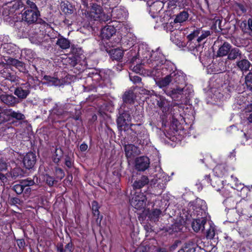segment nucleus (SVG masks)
I'll return each instance as SVG.
<instances>
[{
  "mask_svg": "<svg viewBox=\"0 0 252 252\" xmlns=\"http://www.w3.org/2000/svg\"><path fill=\"white\" fill-rule=\"evenodd\" d=\"M153 56L155 57L158 56V59H156L153 63L152 66L154 65V67L151 70V75L156 77L166 75L165 77L156 81V84L159 88L165 87L170 83L172 84L184 83L185 77L183 73L176 69L173 63L165 59L159 48L157 49L153 53Z\"/></svg>",
  "mask_w": 252,
  "mask_h": 252,
  "instance_id": "f257e3e1",
  "label": "nucleus"
},
{
  "mask_svg": "<svg viewBox=\"0 0 252 252\" xmlns=\"http://www.w3.org/2000/svg\"><path fill=\"white\" fill-rule=\"evenodd\" d=\"M132 131L130 140L136 144L147 145L150 142L149 135L147 129L141 124H129Z\"/></svg>",
  "mask_w": 252,
  "mask_h": 252,
  "instance_id": "f03ea898",
  "label": "nucleus"
},
{
  "mask_svg": "<svg viewBox=\"0 0 252 252\" xmlns=\"http://www.w3.org/2000/svg\"><path fill=\"white\" fill-rule=\"evenodd\" d=\"M155 51H151L148 49L147 47H145L144 49L143 46H140L139 48L138 54V56L140 58L141 63L136 64L133 67L132 70L138 73H140L142 71V64L149 65L150 67L154 68V65L152 66L153 63L156 59H158V56L155 57L153 56V53Z\"/></svg>",
  "mask_w": 252,
  "mask_h": 252,
  "instance_id": "7ed1b4c3",
  "label": "nucleus"
},
{
  "mask_svg": "<svg viewBox=\"0 0 252 252\" xmlns=\"http://www.w3.org/2000/svg\"><path fill=\"white\" fill-rule=\"evenodd\" d=\"M207 210L205 201L200 198H197L195 201L189 203L187 210L188 214L186 216L187 219H189V216L190 217L195 216L207 217Z\"/></svg>",
  "mask_w": 252,
  "mask_h": 252,
  "instance_id": "20e7f679",
  "label": "nucleus"
},
{
  "mask_svg": "<svg viewBox=\"0 0 252 252\" xmlns=\"http://www.w3.org/2000/svg\"><path fill=\"white\" fill-rule=\"evenodd\" d=\"M121 29V32L126 30L124 24L117 21H112L109 23V25L105 26L101 30V35L103 39H109L116 32L117 30Z\"/></svg>",
  "mask_w": 252,
  "mask_h": 252,
  "instance_id": "39448f33",
  "label": "nucleus"
},
{
  "mask_svg": "<svg viewBox=\"0 0 252 252\" xmlns=\"http://www.w3.org/2000/svg\"><path fill=\"white\" fill-rule=\"evenodd\" d=\"M165 93L170 96L175 100H178L180 98L184 95L186 97H189L193 93V90L191 86H186L184 88L177 86L172 90H164Z\"/></svg>",
  "mask_w": 252,
  "mask_h": 252,
  "instance_id": "423d86ee",
  "label": "nucleus"
},
{
  "mask_svg": "<svg viewBox=\"0 0 252 252\" xmlns=\"http://www.w3.org/2000/svg\"><path fill=\"white\" fill-rule=\"evenodd\" d=\"M87 14L91 20L107 22L110 20V16L105 14L102 7L96 4H93L90 12H88Z\"/></svg>",
  "mask_w": 252,
  "mask_h": 252,
  "instance_id": "0eeeda50",
  "label": "nucleus"
},
{
  "mask_svg": "<svg viewBox=\"0 0 252 252\" xmlns=\"http://www.w3.org/2000/svg\"><path fill=\"white\" fill-rule=\"evenodd\" d=\"M164 6V3L161 1H156L154 2L150 7V13L151 16L153 18L160 19V21L162 23H166L169 19V16L168 14L164 13V16L162 18L161 15H159L162 12V9Z\"/></svg>",
  "mask_w": 252,
  "mask_h": 252,
  "instance_id": "6e6552de",
  "label": "nucleus"
},
{
  "mask_svg": "<svg viewBox=\"0 0 252 252\" xmlns=\"http://www.w3.org/2000/svg\"><path fill=\"white\" fill-rule=\"evenodd\" d=\"M147 198L144 193L141 191L135 192L130 200L131 205L139 210L144 209L146 204Z\"/></svg>",
  "mask_w": 252,
  "mask_h": 252,
  "instance_id": "1a4fd4ad",
  "label": "nucleus"
},
{
  "mask_svg": "<svg viewBox=\"0 0 252 252\" xmlns=\"http://www.w3.org/2000/svg\"><path fill=\"white\" fill-rule=\"evenodd\" d=\"M110 8L112 9L111 11V17L113 19H116L119 20L118 22H120L122 24H123L121 21L125 19L127 16V11L124 7H114L113 5L111 3L109 4Z\"/></svg>",
  "mask_w": 252,
  "mask_h": 252,
  "instance_id": "9d476101",
  "label": "nucleus"
},
{
  "mask_svg": "<svg viewBox=\"0 0 252 252\" xmlns=\"http://www.w3.org/2000/svg\"><path fill=\"white\" fill-rule=\"evenodd\" d=\"M39 15L37 10L27 9L22 15V19L28 24L33 23L37 21Z\"/></svg>",
  "mask_w": 252,
  "mask_h": 252,
  "instance_id": "9b49d317",
  "label": "nucleus"
},
{
  "mask_svg": "<svg viewBox=\"0 0 252 252\" xmlns=\"http://www.w3.org/2000/svg\"><path fill=\"white\" fill-rule=\"evenodd\" d=\"M167 182V176L163 172H160L158 174L156 175V177L152 182L154 185L157 184V187L159 189V193L162 192L163 189L165 188L166 184Z\"/></svg>",
  "mask_w": 252,
  "mask_h": 252,
  "instance_id": "f8f14e48",
  "label": "nucleus"
},
{
  "mask_svg": "<svg viewBox=\"0 0 252 252\" xmlns=\"http://www.w3.org/2000/svg\"><path fill=\"white\" fill-rule=\"evenodd\" d=\"M30 83L31 81L29 80L28 83L23 84L20 87L16 88L14 92L15 94L20 98H26L30 93V89L31 88Z\"/></svg>",
  "mask_w": 252,
  "mask_h": 252,
  "instance_id": "ddd939ff",
  "label": "nucleus"
},
{
  "mask_svg": "<svg viewBox=\"0 0 252 252\" xmlns=\"http://www.w3.org/2000/svg\"><path fill=\"white\" fill-rule=\"evenodd\" d=\"M210 31H203L201 29H197L190 33L188 37L189 39L192 40L194 37L197 36V41L198 43L200 42L210 35Z\"/></svg>",
  "mask_w": 252,
  "mask_h": 252,
  "instance_id": "4468645a",
  "label": "nucleus"
},
{
  "mask_svg": "<svg viewBox=\"0 0 252 252\" xmlns=\"http://www.w3.org/2000/svg\"><path fill=\"white\" fill-rule=\"evenodd\" d=\"M198 218L194 219L192 222V227L195 232H198L200 230L203 231L204 225L206 223V217L198 216Z\"/></svg>",
  "mask_w": 252,
  "mask_h": 252,
  "instance_id": "2eb2a0df",
  "label": "nucleus"
},
{
  "mask_svg": "<svg viewBox=\"0 0 252 252\" xmlns=\"http://www.w3.org/2000/svg\"><path fill=\"white\" fill-rule=\"evenodd\" d=\"M36 156L32 152L28 153L24 157L23 162L27 169L32 168L35 163Z\"/></svg>",
  "mask_w": 252,
  "mask_h": 252,
  "instance_id": "dca6fc26",
  "label": "nucleus"
},
{
  "mask_svg": "<svg viewBox=\"0 0 252 252\" xmlns=\"http://www.w3.org/2000/svg\"><path fill=\"white\" fill-rule=\"evenodd\" d=\"M149 164V159L147 157H139L135 161V168L139 171H144L148 168Z\"/></svg>",
  "mask_w": 252,
  "mask_h": 252,
  "instance_id": "f3484780",
  "label": "nucleus"
},
{
  "mask_svg": "<svg viewBox=\"0 0 252 252\" xmlns=\"http://www.w3.org/2000/svg\"><path fill=\"white\" fill-rule=\"evenodd\" d=\"M44 27L45 29V35L44 37V39L42 41H40V44H42L44 42H48L51 39H54L57 37V32H55L52 27H51L48 24H45Z\"/></svg>",
  "mask_w": 252,
  "mask_h": 252,
  "instance_id": "a211bd4d",
  "label": "nucleus"
},
{
  "mask_svg": "<svg viewBox=\"0 0 252 252\" xmlns=\"http://www.w3.org/2000/svg\"><path fill=\"white\" fill-rule=\"evenodd\" d=\"M131 33H127L126 36H124L121 39V48L125 51L134 45L135 39L131 37Z\"/></svg>",
  "mask_w": 252,
  "mask_h": 252,
  "instance_id": "6ab92c4d",
  "label": "nucleus"
},
{
  "mask_svg": "<svg viewBox=\"0 0 252 252\" xmlns=\"http://www.w3.org/2000/svg\"><path fill=\"white\" fill-rule=\"evenodd\" d=\"M164 5H166V6L169 10L174 9L178 6H184L188 4L186 0H165V2H163Z\"/></svg>",
  "mask_w": 252,
  "mask_h": 252,
  "instance_id": "aec40b11",
  "label": "nucleus"
},
{
  "mask_svg": "<svg viewBox=\"0 0 252 252\" xmlns=\"http://www.w3.org/2000/svg\"><path fill=\"white\" fill-rule=\"evenodd\" d=\"M214 180L217 186L213 183V187L217 191L220 192L223 196L228 197L227 196L229 195V192L222 187V181L218 178H215Z\"/></svg>",
  "mask_w": 252,
  "mask_h": 252,
  "instance_id": "412c9836",
  "label": "nucleus"
},
{
  "mask_svg": "<svg viewBox=\"0 0 252 252\" xmlns=\"http://www.w3.org/2000/svg\"><path fill=\"white\" fill-rule=\"evenodd\" d=\"M125 154L127 158H130L140 154V150L137 147L133 144H127L125 147Z\"/></svg>",
  "mask_w": 252,
  "mask_h": 252,
  "instance_id": "4be33fe9",
  "label": "nucleus"
},
{
  "mask_svg": "<svg viewBox=\"0 0 252 252\" xmlns=\"http://www.w3.org/2000/svg\"><path fill=\"white\" fill-rule=\"evenodd\" d=\"M158 97L157 104L164 113H166L169 110L170 107V102L168 101L164 97L161 95H158Z\"/></svg>",
  "mask_w": 252,
  "mask_h": 252,
  "instance_id": "5701e85b",
  "label": "nucleus"
},
{
  "mask_svg": "<svg viewBox=\"0 0 252 252\" xmlns=\"http://www.w3.org/2000/svg\"><path fill=\"white\" fill-rule=\"evenodd\" d=\"M131 120L130 115L128 113L125 112L120 115L117 119V122L118 126L122 127L125 126H128L129 122L131 121Z\"/></svg>",
  "mask_w": 252,
  "mask_h": 252,
  "instance_id": "b1692460",
  "label": "nucleus"
},
{
  "mask_svg": "<svg viewBox=\"0 0 252 252\" xmlns=\"http://www.w3.org/2000/svg\"><path fill=\"white\" fill-rule=\"evenodd\" d=\"M197 245L192 240L185 242L178 252H195Z\"/></svg>",
  "mask_w": 252,
  "mask_h": 252,
  "instance_id": "393cba45",
  "label": "nucleus"
},
{
  "mask_svg": "<svg viewBox=\"0 0 252 252\" xmlns=\"http://www.w3.org/2000/svg\"><path fill=\"white\" fill-rule=\"evenodd\" d=\"M231 179L235 183V189L239 190L241 189V194L240 195L242 197H244L245 194H246L247 195L248 193L250 191L249 188L248 187H244L243 185L241 183H239L238 179L236 177H234L233 176H231Z\"/></svg>",
  "mask_w": 252,
  "mask_h": 252,
  "instance_id": "a878e982",
  "label": "nucleus"
},
{
  "mask_svg": "<svg viewBox=\"0 0 252 252\" xmlns=\"http://www.w3.org/2000/svg\"><path fill=\"white\" fill-rule=\"evenodd\" d=\"M6 175L7 177H10L12 179H16L23 177L24 175V172L20 167L16 166L13 168L10 172L6 173Z\"/></svg>",
  "mask_w": 252,
  "mask_h": 252,
  "instance_id": "bb28decb",
  "label": "nucleus"
},
{
  "mask_svg": "<svg viewBox=\"0 0 252 252\" xmlns=\"http://www.w3.org/2000/svg\"><path fill=\"white\" fill-rule=\"evenodd\" d=\"M10 71V68L5 67L0 71V76L11 82H16L17 80V77Z\"/></svg>",
  "mask_w": 252,
  "mask_h": 252,
  "instance_id": "cd10ccee",
  "label": "nucleus"
},
{
  "mask_svg": "<svg viewBox=\"0 0 252 252\" xmlns=\"http://www.w3.org/2000/svg\"><path fill=\"white\" fill-rule=\"evenodd\" d=\"M0 99L4 103L10 106L14 105L16 103L17 100V99L14 96L6 94L0 95Z\"/></svg>",
  "mask_w": 252,
  "mask_h": 252,
  "instance_id": "c85d7f7f",
  "label": "nucleus"
},
{
  "mask_svg": "<svg viewBox=\"0 0 252 252\" xmlns=\"http://www.w3.org/2000/svg\"><path fill=\"white\" fill-rule=\"evenodd\" d=\"M149 182L148 178L146 176H143L139 179L134 181L133 184L134 189H141Z\"/></svg>",
  "mask_w": 252,
  "mask_h": 252,
  "instance_id": "c756f323",
  "label": "nucleus"
},
{
  "mask_svg": "<svg viewBox=\"0 0 252 252\" xmlns=\"http://www.w3.org/2000/svg\"><path fill=\"white\" fill-rule=\"evenodd\" d=\"M63 156V151L61 148L56 147L52 151V158L53 162L58 163Z\"/></svg>",
  "mask_w": 252,
  "mask_h": 252,
  "instance_id": "7c9ffc66",
  "label": "nucleus"
},
{
  "mask_svg": "<svg viewBox=\"0 0 252 252\" xmlns=\"http://www.w3.org/2000/svg\"><path fill=\"white\" fill-rule=\"evenodd\" d=\"M231 45L227 42H224L219 48L218 51V55L219 57H223L227 55L230 52Z\"/></svg>",
  "mask_w": 252,
  "mask_h": 252,
  "instance_id": "2f4dec72",
  "label": "nucleus"
},
{
  "mask_svg": "<svg viewBox=\"0 0 252 252\" xmlns=\"http://www.w3.org/2000/svg\"><path fill=\"white\" fill-rule=\"evenodd\" d=\"M125 50L123 48H117L112 50L111 52V58L113 60L117 61L120 60L122 59L123 56V52Z\"/></svg>",
  "mask_w": 252,
  "mask_h": 252,
  "instance_id": "473e14b6",
  "label": "nucleus"
},
{
  "mask_svg": "<svg viewBox=\"0 0 252 252\" xmlns=\"http://www.w3.org/2000/svg\"><path fill=\"white\" fill-rule=\"evenodd\" d=\"M9 7L11 9V12L13 13L15 12L17 10L23 7V3L20 0H16L10 2L8 3Z\"/></svg>",
  "mask_w": 252,
  "mask_h": 252,
  "instance_id": "72a5a7b5",
  "label": "nucleus"
},
{
  "mask_svg": "<svg viewBox=\"0 0 252 252\" xmlns=\"http://www.w3.org/2000/svg\"><path fill=\"white\" fill-rule=\"evenodd\" d=\"M251 63L248 60L242 59L237 62L238 67L242 71H247L249 69Z\"/></svg>",
  "mask_w": 252,
  "mask_h": 252,
  "instance_id": "f704fd0d",
  "label": "nucleus"
},
{
  "mask_svg": "<svg viewBox=\"0 0 252 252\" xmlns=\"http://www.w3.org/2000/svg\"><path fill=\"white\" fill-rule=\"evenodd\" d=\"M248 203L244 199L241 200L239 202L236 204L235 208L239 215L243 214L244 209H246Z\"/></svg>",
  "mask_w": 252,
  "mask_h": 252,
  "instance_id": "c9c22d12",
  "label": "nucleus"
},
{
  "mask_svg": "<svg viewBox=\"0 0 252 252\" xmlns=\"http://www.w3.org/2000/svg\"><path fill=\"white\" fill-rule=\"evenodd\" d=\"M56 44L62 49H66L69 48L70 42L66 38L62 37L58 39Z\"/></svg>",
  "mask_w": 252,
  "mask_h": 252,
  "instance_id": "e433bc0d",
  "label": "nucleus"
},
{
  "mask_svg": "<svg viewBox=\"0 0 252 252\" xmlns=\"http://www.w3.org/2000/svg\"><path fill=\"white\" fill-rule=\"evenodd\" d=\"M135 95L132 91L126 92L123 95V101L125 103H131L133 102Z\"/></svg>",
  "mask_w": 252,
  "mask_h": 252,
  "instance_id": "4c0bfd02",
  "label": "nucleus"
},
{
  "mask_svg": "<svg viewBox=\"0 0 252 252\" xmlns=\"http://www.w3.org/2000/svg\"><path fill=\"white\" fill-rule=\"evenodd\" d=\"M8 112L10 120L11 118H14L17 120H22L25 118V116L18 111L16 112L11 109H9Z\"/></svg>",
  "mask_w": 252,
  "mask_h": 252,
  "instance_id": "58836bf2",
  "label": "nucleus"
},
{
  "mask_svg": "<svg viewBox=\"0 0 252 252\" xmlns=\"http://www.w3.org/2000/svg\"><path fill=\"white\" fill-rule=\"evenodd\" d=\"M189 17V14L186 11H182L176 16L174 20L175 23H183L186 21Z\"/></svg>",
  "mask_w": 252,
  "mask_h": 252,
  "instance_id": "ea45409f",
  "label": "nucleus"
},
{
  "mask_svg": "<svg viewBox=\"0 0 252 252\" xmlns=\"http://www.w3.org/2000/svg\"><path fill=\"white\" fill-rule=\"evenodd\" d=\"M241 53L239 49L237 48H233L230 50V52L228 55V59L233 60L238 57L241 58Z\"/></svg>",
  "mask_w": 252,
  "mask_h": 252,
  "instance_id": "a19ab883",
  "label": "nucleus"
},
{
  "mask_svg": "<svg viewBox=\"0 0 252 252\" xmlns=\"http://www.w3.org/2000/svg\"><path fill=\"white\" fill-rule=\"evenodd\" d=\"M72 244L68 243L66 244L64 248L63 244H58L57 246L58 252H72Z\"/></svg>",
  "mask_w": 252,
  "mask_h": 252,
  "instance_id": "79ce46f5",
  "label": "nucleus"
},
{
  "mask_svg": "<svg viewBox=\"0 0 252 252\" xmlns=\"http://www.w3.org/2000/svg\"><path fill=\"white\" fill-rule=\"evenodd\" d=\"M188 47L190 50H192L193 52V54L195 55H198L199 53L200 54L203 50V47L200 45H196L195 47L192 44V42L190 41L188 43Z\"/></svg>",
  "mask_w": 252,
  "mask_h": 252,
  "instance_id": "37998d69",
  "label": "nucleus"
},
{
  "mask_svg": "<svg viewBox=\"0 0 252 252\" xmlns=\"http://www.w3.org/2000/svg\"><path fill=\"white\" fill-rule=\"evenodd\" d=\"M10 121L8 109H5L0 113V124Z\"/></svg>",
  "mask_w": 252,
  "mask_h": 252,
  "instance_id": "c03bdc74",
  "label": "nucleus"
},
{
  "mask_svg": "<svg viewBox=\"0 0 252 252\" xmlns=\"http://www.w3.org/2000/svg\"><path fill=\"white\" fill-rule=\"evenodd\" d=\"M0 10L2 11V15L4 17L10 16L13 14L12 12H11V9L9 7L8 3L3 6Z\"/></svg>",
  "mask_w": 252,
  "mask_h": 252,
  "instance_id": "a18cd8bd",
  "label": "nucleus"
},
{
  "mask_svg": "<svg viewBox=\"0 0 252 252\" xmlns=\"http://www.w3.org/2000/svg\"><path fill=\"white\" fill-rule=\"evenodd\" d=\"M223 203L228 209H233L235 206V202L233 199L231 197H227V198L223 201Z\"/></svg>",
  "mask_w": 252,
  "mask_h": 252,
  "instance_id": "49530a36",
  "label": "nucleus"
},
{
  "mask_svg": "<svg viewBox=\"0 0 252 252\" xmlns=\"http://www.w3.org/2000/svg\"><path fill=\"white\" fill-rule=\"evenodd\" d=\"M44 78L48 81L51 85L54 86H58L60 85L61 83L60 80L57 78L52 77L50 76H45Z\"/></svg>",
  "mask_w": 252,
  "mask_h": 252,
  "instance_id": "de8ad7c7",
  "label": "nucleus"
},
{
  "mask_svg": "<svg viewBox=\"0 0 252 252\" xmlns=\"http://www.w3.org/2000/svg\"><path fill=\"white\" fill-rule=\"evenodd\" d=\"M53 113L56 114L59 117H62L64 115L65 112H64L62 106H59L57 104H56L52 110Z\"/></svg>",
  "mask_w": 252,
  "mask_h": 252,
  "instance_id": "09e8293b",
  "label": "nucleus"
},
{
  "mask_svg": "<svg viewBox=\"0 0 252 252\" xmlns=\"http://www.w3.org/2000/svg\"><path fill=\"white\" fill-rule=\"evenodd\" d=\"M92 210L93 214L94 216L97 217V219H99V205L98 203L95 201H94L92 202Z\"/></svg>",
  "mask_w": 252,
  "mask_h": 252,
  "instance_id": "8fccbe9b",
  "label": "nucleus"
},
{
  "mask_svg": "<svg viewBox=\"0 0 252 252\" xmlns=\"http://www.w3.org/2000/svg\"><path fill=\"white\" fill-rule=\"evenodd\" d=\"M69 4L68 2H62L61 4L62 10L65 14H71L72 12V9L69 7Z\"/></svg>",
  "mask_w": 252,
  "mask_h": 252,
  "instance_id": "3c124183",
  "label": "nucleus"
},
{
  "mask_svg": "<svg viewBox=\"0 0 252 252\" xmlns=\"http://www.w3.org/2000/svg\"><path fill=\"white\" fill-rule=\"evenodd\" d=\"M161 213V212L159 209H154L150 214V217L154 221H156L158 220V219Z\"/></svg>",
  "mask_w": 252,
  "mask_h": 252,
  "instance_id": "603ef678",
  "label": "nucleus"
},
{
  "mask_svg": "<svg viewBox=\"0 0 252 252\" xmlns=\"http://www.w3.org/2000/svg\"><path fill=\"white\" fill-rule=\"evenodd\" d=\"M245 83L247 88L252 90V73L250 72L246 76Z\"/></svg>",
  "mask_w": 252,
  "mask_h": 252,
  "instance_id": "864d4df0",
  "label": "nucleus"
},
{
  "mask_svg": "<svg viewBox=\"0 0 252 252\" xmlns=\"http://www.w3.org/2000/svg\"><path fill=\"white\" fill-rule=\"evenodd\" d=\"M43 179L49 186H52L54 184L55 182H56V181L53 177L47 174L44 175Z\"/></svg>",
  "mask_w": 252,
  "mask_h": 252,
  "instance_id": "5fc2aeb1",
  "label": "nucleus"
},
{
  "mask_svg": "<svg viewBox=\"0 0 252 252\" xmlns=\"http://www.w3.org/2000/svg\"><path fill=\"white\" fill-rule=\"evenodd\" d=\"M24 187L23 184H17L14 186L13 189L17 194H20L23 192Z\"/></svg>",
  "mask_w": 252,
  "mask_h": 252,
  "instance_id": "6e6d98bb",
  "label": "nucleus"
},
{
  "mask_svg": "<svg viewBox=\"0 0 252 252\" xmlns=\"http://www.w3.org/2000/svg\"><path fill=\"white\" fill-rule=\"evenodd\" d=\"M3 49H5V51L8 53L11 54L13 52V49L14 48V45L12 43H5L3 45Z\"/></svg>",
  "mask_w": 252,
  "mask_h": 252,
  "instance_id": "4d7b16f0",
  "label": "nucleus"
},
{
  "mask_svg": "<svg viewBox=\"0 0 252 252\" xmlns=\"http://www.w3.org/2000/svg\"><path fill=\"white\" fill-rule=\"evenodd\" d=\"M7 63L10 65H13L16 66L20 65V64L21 63V62L18 61L17 60L9 58L7 59Z\"/></svg>",
  "mask_w": 252,
  "mask_h": 252,
  "instance_id": "13d9d810",
  "label": "nucleus"
},
{
  "mask_svg": "<svg viewBox=\"0 0 252 252\" xmlns=\"http://www.w3.org/2000/svg\"><path fill=\"white\" fill-rule=\"evenodd\" d=\"M215 234V229L213 227L210 226L207 230L206 237L208 239H212Z\"/></svg>",
  "mask_w": 252,
  "mask_h": 252,
  "instance_id": "bf43d9fd",
  "label": "nucleus"
},
{
  "mask_svg": "<svg viewBox=\"0 0 252 252\" xmlns=\"http://www.w3.org/2000/svg\"><path fill=\"white\" fill-rule=\"evenodd\" d=\"M57 178L60 180L62 179L64 176L63 171L61 168H56L55 170Z\"/></svg>",
  "mask_w": 252,
  "mask_h": 252,
  "instance_id": "052dcab7",
  "label": "nucleus"
},
{
  "mask_svg": "<svg viewBox=\"0 0 252 252\" xmlns=\"http://www.w3.org/2000/svg\"><path fill=\"white\" fill-rule=\"evenodd\" d=\"M246 111L247 112L250 113L248 117V120L249 122L252 123V103L247 106Z\"/></svg>",
  "mask_w": 252,
  "mask_h": 252,
  "instance_id": "680f3d73",
  "label": "nucleus"
},
{
  "mask_svg": "<svg viewBox=\"0 0 252 252\" xmlns=\"http://www.w3.org/2000/svg\"><path fill=\"white\" fill-rule=\"evenodd\" d=\"M21 183L23 184L24 187L31 186L34 184L33 180L29 179L23 180Z\"/></svg>",
  "mask_w": 252,
  "mask_h": 252,
  "instance_id": "e2e57ef3",
  "label": "nucleus"
},
{
  "mask_svg": "<svg viewBox=\"0 0 252 252\" xmlns=\"http://www.w3.org/2000/svg\"><path fill=\"white\" fill-rule=\"evenodd\" d=\"M149 247L144 246H140L134 252H148Z\"/></svg>",
  "mask_w": 252,
  "mask_h": 252,
  "instance_id": "0e129e2a",
  "label": "nucleus"
},
{
  "mask_svg": "<svg viewBox=\"0 0 252 252\" xmlns=\"http://www.w3.org/2000/svg\"><path fill=\"white\" fill-rule=\"evenodd\" d=\"M27 4L31 8L30 10H37L35 4L32 1L28 0H27Z\"/></svg>",
  "mask_w": 252,
  "mask_h": 252,
  "instance_id": "69168bd1",
  "label": "nucleus"
},
{
  "mask_svg": "<svg viewBox=\"0 0 252 252\" xmlns=\"http://www.w3.org/2000/svg\"><path fill=\"white\" fill-rule=\"evenodd\" d=\"M65 165L68 167L70 168L72 165V159L69 157H66L65 159Z\"/></svg>",
  "mask_w": 252,
  "mask_h": 252,
  "instance_id": "338daca9",
  "label": "nucleus"
},
{
  "mask_svg": "<svg viewBox=\"0 0 252 252\" xmlns=\"http://www.w3.org/2000/svg\"><path fill=\"white\" fill-rule=\"evenodd\" d=\"M129 77L130 80L132 81L134 83L140 82L141 81V78L138 76H132L130 75Z\"/></svg>",
  "mask_w": 252,
  "mask_h": 252,
  "instance_id": "774afa93",
  "label": "nucleus"
}]
</instances>
